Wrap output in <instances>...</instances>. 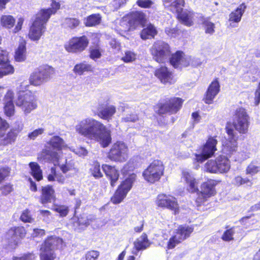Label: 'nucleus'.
Listing matches in <instances>:
<instances>
[{
  "instance_id": "obj_7",
  "label": "nucleus",
  "mask_w": 260,
  "mask_h": 260,
  "mask_svg": "<svg viewBox=\"0 0 260 260\" xmlns=\"http://www.w3.org/2000/svg\"><path fill=\"white\" fill-rule=\"evenodd\" d=\"M150 52L153 59L159 63L168 61L171 55L170 46L161 41H157L153 44L150 48Z\"/></svg>"
},
{
  "instance_id": "obj_10",
  "label": "nucleus",
  "mask_w": 260,
  "mask_h": 260,
  "mask_svg": "<svg viewBox=\"0 0 260 260\" xmlns=\"http://www.w3.org/2000/svg\"><path fill=\"white\" fill-rule=\"evenodd\" d=\"M54 73V69L51 67L49 66L41 67L30 75L29 82L30 84L34 86H39L49 81Z\"/></svg>"
},
{
  "instance_id": "obj_2",
  "label": "nucleus",
  "mask_w": 260,
  "mask_h": 260,
  "mask_svg": "<svg viewBox=\"0 0 260 260\" xmlns=\"http://www.w3.org/2000/svg\"><path fill=\"white\" fill-rule=\"evenodd\" d=\"M51 7L41 10L36 16L28 34L29 38L33 41H38L46 29V24L51 15L55 14L60 8V4L52 1Z\"/></svg>"
},
{
  "instance_id": "obj_49",
  "label": "nucleus",
  "mask_w": 260,
  "mask_h": 260,
  "mask_svg": "<svg viewBox=\"0 0 260 260\" xmlns=\"http://www.w3.org/2000/svg\"><path fill=\"white\" fill-rule=\"evenodd\" d=\"M35 255L32 253L24 254L20 256H14L12 260H35Z\"/></svg>"
},
{
  "instance_id": "obj_16",
  "label": "nucleus",
  "mask_w": 260,
  "mask_h": 260,
  "mask_svg": "<svg viewBox=\"0 0 260 260\" xmlns=\"http://www.w3.org/2000/svg\"><path fill=\"white\" fill-rule=\"evenodd\" d=\"M88 40L85 36L75 37L70 40L65 45L66 50L69 52H80L87 47Z\"/></svg>"
},
{
  "instance_id": "obj_34",
  "label": "nucleus",
  "mask_w": 260,
  "mask_h": 260,
  "mask_svg": "<svg viewBox=\"0 0 260 260\" xmlns=\"http://www.w3.org/2000/svg\"><path fill=\"white\" fill-rule=\"evenodd\" d=\"M26 47L25 42L22 41L20 42L18 48L16 50L15 59L17 62L24 61L26 59Z\"/></svg>"
},
{
  "instance_id": "obj_30",
  "label": "nucleus",
  "mask_w": 260,
  "mask_h": 260,
  "mask_svg": "<svg viewBox=\"0 0 260 260\" xmlns=\"http://www.w3.org/2000/svg\"><path fill=\"white\" fill-rule=\"evenodd\" d=\"M54 191L51 186L47 185L42 188L41 202L43 204L51 202L54 198Z\"/></svg>"
},
{
  "instance_id": "obj_25",
  "label": "nucleus",
  "mask_w": 260,
  "mask_h": 260,
  "mask_svg": "<svg viewBox=\"0 0 260 260\" xmlns=\"http://www.w3.org/2000/svg\"><path fill=\"white\" fill-rule=\"evenodd\" d=\"M102 169L103 171L105 172L106 177L110 181L111 185L112 187L115 186L119 177L118 170L116 169L115 167L107 164L103 165Z\"/></svg>"
},
{
  "instance_id": "obj_63",
  "label": "nucleus",
  "mask_w": 260,
  "mask_h": 260,
  "mask_svg": "<svg viewBox=\"0 0 260 260\" xmlns=\"http://www.w3.org/2000/svg\"><path fill=\"white\" fill-rule=\"evenodd\" d=\"M109 44L111 47L113 49L114 53H117L119 51L120 49V44L115 40H111Z\"/></svg>"
},
{
  "instance_id": "obj_13",
  "label": "nucleus",
  "mask_w": 260,
  "mask_h": 260,
  "mask_svg": "<svg viewBox=\"0 0 260 260\" xmlns=\"http://www.w3.org/2000/svg\"><path fill=\"white\" fill-rule=\"evenodd\" d=\"M46 158L49 160L52 161L54 165L57 163L60 170L64 174L71 171H74L75 172L78 171L75 167V162L73 160L66 159L65 162L63 163L58 162L59 155L56 151L48 150L46 152Z\"/></svg>"
},
{
  "instance_id": "obj_55",
  "label": "nucleus",
  "mask_w": 260,
  "mask_h": 260,
  "mask_svg": "<svg viewBox=\"0 0 260 260\" xmlns=\"http://www.w3.org/2000/svg\"><path fill=\"white\" fill-rule=\"evenodd\" d=\"M44 132V128H39L29 133L28 135V137L31 140H35L37 137L42 135Z\"/></svg>"
},
{
  "instance_id": "obj_51",
  "label": "nucleus",
  "mask_w": 260,
  "mask_h": 260,
  "mask_svg": "<svg viewBox=\"0 0 260 260\" xmlns=\"http://www.w3.org/2000/svg\"><path fill=\"white\" fill-rule=\"evenodd\" d=\"M205 27V32L207 34H212L214 32L215 25L213 23L208 20H205L203 22Z\"/></svg>"
},
{
  "instance_id": "obj_45",
  "label": "nucleus",
  "mask_w": 260,
  "mask_h": 260,
  "mask_svg": "<svg viewBox=\"0 0 260 260\" xmlns=\"http://www.w3.org/2000/svg\"><path fill=\"white\" fill-rule=\"evenodd\" d=\"M260 171V166H257L253 162H251L246 169V174L253 176Z\"/></svg>"
},
{
  "instance_id": "obj_4",
  "label": "nucleus",
  "mask_w": 260,
  "mask_h": 260,
  "mask_svg": "<svg viewBox=\"0 0 260 260\" xmlns=\"http://www.w3.org/2000/svg\"><path fill=\"white\" fill-rule=\"evenodd\" d=\"M62 240L56 236L48 237L40 247V260H54V250L62 245Z\"/></svg>"
},
{
  "instance_id": "obj_24",
  "label": "nucleus",
  "mask_w": 260,
  "mask_h": 260,
  "mask_svg": "<svg viewBox=\"0 0 260 260\" xmlns=\"http://www.w3.org/2000/svg\"><path fill=\"white\" fill-rule=\"evenodd\" d=\"M14 94V92L12 90H9L4 99V112L5 114L8 117L13 115L15 112L13 103Z\"/></svg>"
},
{
  "instance_id": "obj_15",
  "label": "nucleus",
  "mask_w": 260,
  "mask_h": 260,
  "mask_svg": "<svg viewBox=\"0 0 260 260\" xmlns=\"http://www.w3.org/2000/svg\"><path fill=\"white\" fill-rule=\"evenodd\" d=\"M145 21V15L142 12L136 11L131 13L127 17L123 18L120 25H126V27L124 29L126 31L130 27L135 28L139 25H143Z\"/></svg>"
},
{
  "instance_id": "obj_36",
  "label": "nucleus",
  "mask_w": 260,
  "mask_h": 260,
  "mask_svg": "<svg viewBox=\"0 0 260 260\" xmlns=\"http://www.w3.org/2000/svg\"><path fill=\"white\" fill-rule=\"evenodd\" d=\"M157 30L155 26L150 24L144 28L141 34V38L143 40H146L154 38L156 35Z\"/></svg>"
},
{
  "instance_id": "obj_48",
  "label": "nucleus",
  "mask_w": 260,
  "mask_h": 260,
  "mask_svg": "<svg viewBox=\"0 0 260 260\" xmlns=\"http://www.w3.org/2000/svg\"><path fill=\"white\" fill-rule=\"evenodd\" d=\"M136 54L131 51H127L125 52V55L122 57V60L125 62H132L136 59Z\"/></svg>"
},
{
  "instance_id": "obj_1",
  "label": "nucleus",
  "mask_w": 260,
  "mask_h": 260,
  "mask_svg": "<svg viewBox=\"0 0 260 260\" xmlns=\"http://www.w3.org/2000/svg\"><path fill=\"white\" fill-rule=\"evenodd\" d=\"M75 128L80 136L99 143L103 148L111 143V131L101 122L92 117L78 121Z\"/></svg>"
},
{
  "instance_id": "obj_64",
  "label": "nucleus",
  "mask_w": 260,
  "mask_h": 260,
  "mask_svg": "<svg viewBox=\"0 0 260 260\" xmlns=\"http://www.w3.org/2000/svg\"><path fill=\"white\" fill-rule=\"evenodd\" d=\"M101 56V53L98 49H93L90 50V57L93 59L99 58Z\"/></svg>"
},
{
  "instance_id": "obj_31",
  "label": "nucleus",
  "mask_w": 260,
  "mask_h": 260,
  "mask_svg": "<svg viewBox=\"0 0 260 260\" xmlns=\"http://www.w3.org/2000/svg\"><path fill=\"white\" fill-rule=\"evenodd\" d=\"M98 116L104 120H109L116 112V108L114 106H108L103 108L101 105L98 108Z\"/></svg>"
},
{
  "instance_id": "obj_21",
  "label": "nucleus",
  "mask_w": 260,
  "mask_h": 260,
  "mask_svg": "<svg viewBox=\"0 0 260 260\" xmlns=\"http://www.w3.org/2000/svg\"><path fill=\"white\" fill-rule=\"evenodd\" d=\"M215 185L214 180H209L204 183L201 186V191L198 193L196 202L199 204L202 203L206 198L213 196L215 193Z\"/></svg>"
},
{
  "instance_id": "obj_52",
  "label": "nucleus",
  "mask_w": 260,
  "mask_h": 260,
  "mask_svg": "<svg viewBox=\"0 0 260 260\" xmlns=\"http://www.w3.org/2000/svg\"><path fill=\"white\" fill-rule=\"evenodd\" d=\"M40 218L46 222H49L51 220V212L49 210H40Z\"/></svg>"
},
{
  "instance_id": "obj_20",
  "label": "nucleus",
  "mask_w": 260,
  "mask_h": 260,
  "mask_svg": "<svg viewBox=\"0 0 260 260\" xmlns=\"http://www.w3.org/2000/svg\"><path fill=\"white\" fill-rule=\"evenodd\" d=\"M183 100L179 98L171 99L169 103L161 105L158 110V113L162 114L167 112L174 114L176 113L181 107Z\"/></svg>"
},
{
  "instance_id": "obj_61",
  "label": "nucleus",
  "mask_w": 260,
  "mask_h": 260,
  "mask_svg": "<svg viewBox=\"0 0 260 260\" xmlns=\"http://www.w3.org/2000/svg\"><path fill=\"white\" fill-rule=\"evenodd\" d=\"M78 224L81 228L86 227L90 224L89 220L86 217H81L78 219Z\"/></svg>"
},
{
  "instance_id": "obj_28",
  "label": "nucleus",
  "mask_w": 260,
  "mask_h": 260,
  "mask_svg": "<svg viewBox=\"0 0 260 260\" xmlns=\"http://www.w3.org/2000/svg\"><path fill=\"white\" fill-rule=\"evenodd\" d=\"M154 75L160 80L161 82L164 83H171L172 80L171 73L167 67H161L156 69Z\"/></svg>"
},
{
  "instance_id": "obj_29",
  "label": "nucleus",
  "mask_w": 260,
  "mask_h": 260,
  "mask_svg": "<svg viewBox=\"0 0 260 260\" xmlns=\"http://www.w3.org/2000/svg\"><path fill=\"white\" fill-rule=\"evenodd\" d=\"M193 227L189 225H180L175 233V235L182 242L188 238L193 231Z\"/></svg>"
},
{
  "instance_id": "obj_19",
  "label": "nucleus",
  "mask_w": 260,
  "mask_h": 260,
  "mask_svg": "<svg viewBox=\"0 0 260 260\" xmlns=\"http://www.w3.org/2000/svg\"><path fill=\"white\" fill-rule=\"evenodd\" d=\"M156 204L158 207L167 208L174 211L175 214L178 211L179 206L176 198L170 195L158 194L156 200Z\"/></svg>"
},
{
  "instance_id": "obj_43",
  "label": "nucleus",
  "mask_w": 260,
  "mask_h": 260,
  "mask_svg": "<svg viewBox=\"0 0 260 260\" xmlns=\"http://www.w3.org/2000/svg\"><path fill=\"white\" fill-rule=\"evenodd\" d=\"M91 68L90 65L85 63L77 64L74 68V72L78 75H82L84 72L89 70Z\"/></svg>"
},
{
  "instance_id": "obj_54",
  "label": "nucleus",
  "mask_w": 260,
  "mask_h": 260,
  "mask_svg": "<svg viewBox=\"0 0 260 260\" xmlns=\"http://www.w3.org/2000/svg\"><path fill=\"white\" fill-rule=\"evenodd\" d=\"M20 219L24 222H31L34 220L28 210H25L20 216Z\"/></svg>"
},
{
  "instance_id": "obj_40",
  "label": "nucleus",
  "mask_w": 260,
  "mask_h": 260,
  "mask_svg": "<svg viewBox=\"0 0 260 260\" xmlns=\"http://www.w3.org/2000/svg\"><path fill=\"white\" fill-rule=\"evenodd\" d=\"M101 20V16L98 14H94L88 16L84 23L86 26H93L99 24Z\"/></svg>"
},
{
  "instance_id": "obj_12",
  "label": "nucleus",
  "mask_w": 260,
  "mask_h": 260,
  "mask_svg": "<svg viewBox=\"0 0 260 260\" xmlns=\"http://www.w3.org/2000/svg\"><path fill=\"white\" fill-rule=\"evenodd\" d=\"M249 125V116L245 109L237 108L235 111L234 126L236 131L240 134H246Z\"/></svg>"
},
{
  "instance_id": "obj_41",
  "label": "nucleus",
  "mask_w": 260,
  "mask_h": 260,
  "mask_svg": "<svg viewBox=\"0 0 260 260\" xmlns=\"http://www.w3.org/2000/svg\"><path fill=\"white\" fill-rule=\"evenodd\" d=\"M241 231V229L238 227L233 228L226 230L222 236V239L224 241H230L232 240L234 235Z\"/></svg>"
},
{
  "instance_id": "obj_32",
  "label": "nucleus",
  "mask_w": 260,
  "mask_h": 260,
  "mask_svg": "<svg viewBox=\"0 0 260 260\" xmlns=\"http://www.w3.org/2000/svg\"><path fill=\"white\" fill-rule=\"evenodd\" d=\"M246 6L245 4H241L235 11L231 12L229 15V21L230 22L239 23L243 15Z\"/></svg>"
},
{
  "instance_id": "obj_39",
  "label": "nucleus",
  "mask_w": 260,
  "mask_h": 260,
  "mask_svg": "<svg viewBox=\"0 0 260 260\" xmlns=\"http://www.w3.org/2000/svg\"><path fill=\"white\" fill-rule=\"evenodd\" d=\"M138 119V115L133 110L130 109L126 111V113L124 114L121 119V121L124 122H134Z\"/></svg>"
},
{
  "instance_id": "obj_44",
  "label": "nucleus",
  "mask_w": 260,
  "mask_h": 260,
  "mask_svg": "<svg viewBox=\"0 0 260 260\" xmlns=\"http://www.w3.org/2000/svg\"><path fill=\"white\" fill-rule=\"evenodd\" d=\"M233 183L236 185L240 186L243 184H247L251 186L253 184L252 180L248 178H243L240 176H236L233 180Z\"/></svg>"
},
{
  "instance_id": "obj_14",
  "label": "nucleus",
  "mask_w": 260,
  "mask_h": 260,
  "mask_svg": "<svg viewBox=\"0 0 260 260\" xmlns=\"http://www.w3.org/2000/svg\"><path fill=\"white\" fill-rule=\"evenodd\" d=\"M217 141L214 138H209L204 145L201 154H196L194 159L200 162H202L211 157L217 150Z\"/></svg>"
},
{
  "instance_id": "obj_6",
  "label": "nucleus",
  "mask_w": 260,
  "mask_h": 260,
  "mask_svg": "<svg viewBox=\"0 0 260 260\" xmlns=\"http://www.w3.org/2000/svg\"><path fill=\"white\" fill-rule=\"evenodd\" d=\"M136 179V175L134 173H132L121 182L115 193L111 198L112 203L114 204L120 203L132 188Z\"/></svg>"
},
{
  "instance_id": "obj_57",
  "label": "nucleus",
  "mask_w": 260,
  "mask_h": 260,
  "mask_svg": "<svg viewBox=\"0 0 260 260\" xmlns=\"http://www.w3.org/2000/svg\"><path fill=\"white\" fill-rule=\"evenodd\" d=\"M23 128V123L21 120H18L15 122L13 128L11 131H13L17 134L21 132Z\"/></svg>"
},
{
  "instance_id": "obj_33",
  "label": "nucleus",
  "mask_w": 260,
  "mask_h": 260,
  "mask_svg": "<svg viewBox=\"0 0 260 260\" xmlns=\"http://www.w3.org/2000/svg\"><path fill=\"white\" fill-rule=\"evenodd\" d=\"M48 144L54 149L60 151L67 147L64 140L58 136L52 137L48 141Z\"/></svg>"
},
{
  "instance_id": "obj_42",
  "label": "nucleus",
  "mask_w": 260,
  "mask_h": 260,
  "mask_svg": "<svg viewBox=\"0 0 260 260\" xmlns=\"http://www.w3.org/2000/svg\"><path fill=\"white\" fill-rule=\"evenodd\" d=\"M15 19L11 15H3L1 19V24L7 28H11L15 23Z\"/></svg>"
},
{
  "instance_id": "obj_59",
  "label": "nucleus",
  "mask_w": 260,
  "mask_h": 260,
  "mask_svg": "<svg viewBox=\"0 0 260 260\" xmlns=\"http://www.w3.org/2000/svg\"><path fill=\"white\" fill-rule=\"evenodd\" d=\"M45 235V231L43 229L36 228L33 230L31 236L33 238L41 237Z\"/></svg>"
},
{
  "instance_id": "obj_47",
  "label": "nucleus",
  "mask_w": 260,
  "mask_h": 260,
  "mask_svg": "<svg viewBox=\"0 0 260 260\" xmlns=\"http://www.w3.org/2000/svg\"><path fill=\"white\" fill-rule=\"evenodd\" d=\"M90 170L92 175L95 178H99L103 176L102 173L101 171L100 165L99 163H94Z\"/></svg>"
},
{
  "instance_id": "obj_60",
  "label": "nucleus",
  "mask_w": 260,
  "mask_h": 260,
  "mask_svg": "<svg viewBox=\"0 0 260 260\" xmlns=\"http://www.w3.org/2000/svg\"><path fill=\"white\" fill-rule=\"evenodd\" d=\"M9 61L8 52L0 48V63Z\"/></svg>"
},
{
  "instance_id": "obj_46",
  "label": "nucleus",
  "mask_w": 260,
  "mask_h": 260,
  "mask_svg": "<svg viewBox=\"0 0 260 260\" xmlns=\"http://www.w3.org/2000/svg\"><path fill=\"white\" fill-rule=\"evenodd\" d=\"M80 24V21L75 18H66L64 20V24L71 28L77 27Z\"/></svg>"
},
{
  "instance_id": "obj_5",
  "label": "nucleus",
  "mask_w": 260,
  "mask_h": 260,
  "mask_svg": "<svg viewBox=\"0 0 260 260\" xmlns=\"http://www.w3.org/2000/svg\"><path fill=\"white\" fill-rule=\"evenodd\" d=\"M17 107H19L25 115H27L37 108L36 96L30 91L19 92L15 100Z\"/></svg>"
},
{
  "instance_id": "obj_53",
  "label": "nucleus",
  "mask_w": 260,
  "mask_h": 260,
  "mask_svg": "<svg viewBox=\"0 0 260 260\" xmlns=\"http://www.w3.org/2000/svg\"><path fill=\"white\" fill-rule=\"evenodd\" d=\"M54 210L58 213L60 216L64 217L69 212L68 207L65 206H58L54 208Z\"/></svg>"
},
{
  "instance_id": "obj_3",
  "label": "nucleus",
  "mask_w": 260,
  "mask_h": 260,
  "mask_svg": "<svg viewBox=\"0 0 260 260\" xmlns=\"http://www.w3.org/2000/svg\"><path fill=\"white\" fill-rule=\"evenodd\" d=\"M166 7H170V10L176 13L178 18L185 25L190 26L192 25L193 12L183 11L184 4V0H164Z\"/></svg>"
},
{
  "instance_id": "obj_50",
  "label": "nucleus",
  "mask_w": 260,
  "mask_h": 260,
  "mask_svg": "<svg viewBox=\"0 0 260 260\" xmlns=\"http://www.w3.org/2000/svg\"><path fill=\"white\" fill-rule=\"evenodd\" d=\"M181 242L179 240V239L177 238L176 236L174 235L169 239L168 242L167 248L170 249H173L176 246L177 244Z\"/></svg>"
},
{
  "instance_id": "obj_11",
  "label": "nucleus",
  "mask_w": 260,
  "mask_h": 260,
  "mask_svg": "<svg viewBox=\"0 0 260 260\" xmlns=\"http://www.w3.org/2000/svg\"><path fill=\"white\" fill-rule=\"evenodd\" d=\"M128 157V148L122 141H117L112 146L109 154L110 159L115 161L124 162Z\"/></svg>"
},
{
  "instance_id": "obj_37",
  "label": "nucleus",
  "mask_w": 260,
  "mask_h": 260,
  "mask_svg": "<svg viewBox=\"0 0 260 260\" xmlns=\"http://www.w3.org/2000/svg\"><path fill=\"white\" fill-rule=\"evenodd\" d=\"M30 168L31 174L37 181H40L43 178L42 171L38 163L31 162L29 164Z\"/></svg>"
},
{
  "instance_id": "obj_56",
  "label": "nucleus",
  "mask_w": 260,
  "mask_h": 260,
  "mask_svg": "<svg viewBox=\"0 0 260 260\" xmlns=\"http://www.w3.org/2000/svg\"><path fill=\"white\" fill-rule=\"evenodd\" d=\"M137 5L144 8H150L153 4V2L151 0H138Z\"/></svg>"
},
{
  "instance_id": "obj_35",
  "label": "nucleus",
  "mask_w": 260,
  "mask_h": 260,
  "mask_svg": "<svg viewBox=\"0 0 260 260\" xmlns=\"http://www.w3.org/2000/svg\"><path fill=\"white\" fill-rule=\"evenodd\" d=\"M150 242L148 240L146 234L144 233L134 242V246L137 250L145 249L148 248Z\"/></svg>"
},
{
  "instance_id": "obj_26",
  "label": "nucleus",
  "mask_w": 260,
  "mask_h": 260,
  "mask_svg": "<svg viewBox=\"0 0 260 260\" xmlns=\"http://www.w3.org/2000/svg\"><path fill=\"white\" fill-rule=\"evenodd\" d=\"M220 85L219 82L217 80L213 81L210 85L206 92L205 102L206 104H210L215 96L219 91Z\"/></svg>"
},
{
  "instance_id": "obj_62",
  "label": "nucleus",
  "mask_w": 260,
  "mask_h": 260,
  "mask_svg": "<svg viewBox=\"0 0 260 260\" xmlns=\"http://www.w3.org/2000/svg\"><path fill=\"white\" fill-rule=\"evenodd\" d=\"M10 169L8 168H4L0 169V182L9 176Z\"/></svg>"
},
{
  "instance_id": "obj_9",
  "label": "nucleus",
  "mask_w": 260,
  "mask_h": 260,
  "mask_svg": "<svg viewBox=\"0 0 260 260\" xmlns=\"http://www.w3.org/2000/svg\"><path fill=\"white\" fill-rule=\"evenodd\" d=\"M231 168L229 159L222 155L216 157L215 160H209L205 166L206 171L212 173H224L228 172Z\"/></svg>"
},
{
  "instance_id": "obj_58",
  "label": "nucleus",
  "mask_w": 260,
  "mask_h": 260,
  "mask_svg": "<svg viewBox=\"0 0 260 260\" xmlns=\"http://www.w3.org/2000/svg\"><path fill=\"white\" fill-rule=\"evenodd\" d=\"M99 256L97 251H90L86 254V260H96Z\"/></svg>"
},
{
  "instance_id": "obj_8",
  "label": "nucleus",
  "mask_w": 260,
  "mask_h": 260,
  "mask_svg": "<svg viewBox=\"0 0 260 260\" xmlns=\"http://www.w3.org/2000/svg\"><path fill=\"white\" fill-rule=\"evenodd\" d=\"M164 166L159 160H153L143 173L145 180L153 183L158 181L164 175Z\"/></svg>"
},
{
  "instance_id": "obj_18",
  "label": "nucleus",
  "mask_w": 260,
  "mask_h": 260,
  "mask_svg": "<svg viewBox=\"0 0 260 260\" xmlns=\"http://www.w3.org/2000/svg\"><path fill=\"white\" fill-rule=\"evenodd\" d=\"M9 124L6 120L0 117V146H5L14 142L16 138L17 134L10 131L6 134V130Z\"/></svg>"
},
{
  "instance_id": "obj_22",
  "label": "nucleus",
  "mask_w": 260,
  "mask_h": 260,
  "mask_svg": "<svg viewBox=\"0 0 260 260\" xmlns=\"http://www.w3.org/2000/svg\"><path fill=\"white\" fill-rule=\"evenodd\" d=\"M182 180L187 185V189L191 193L198 191L197 180L196 179L194 174L190 171L185 170L182 172Z\"/></svg>"
},
{
  "instance_id": "obj_27",
  "label": "nucleus",
  "mask_w": 260,
  "mask_h": 260,
  "mask_svg": "<svg viewBox=\"0 0 260 260\" xmlns=\"http://www.w3.org/2000/svg\"><path fill=\"white\" fill-rule=\"evenodd\" d=\"M26 233V231L23 227L18 226L10 229L8 231L7 235L9 237H11L12 240L17 244L21 239L25 236Z\"/></svg>"
},
{
  "instance_id": "obj_17",
  "label": "nucleus",
  "mask_w": 260,
  "mask_h": 260,
  "mask_svg": "<svg viewBox=\"0 0 260 260\" xmlns=\"http://www.w3.org/2000/svg\"><path fill=\"white\" fill-rule=\"evenodd\" d=\"M226 131L228 135V138L223 144V151L229 155H231L236 152L237 150L238 136L234 130L229 126H226Z\"/></svg>"
},
{
  "instance_id": "obj_38",
  "label": "nucleus",
  "mask_w": 260,
  "mask_h": 260,
  "mask_svg": "<svg viewBox=\"0 0 260 260\" xmlns=\"http://www.w3.org/2000/svg\"><path fill=\"white\" fill-rule=\"evenodd\" d=\"M1 73L2 78L4 76L13 74L14 73V68L12 65L10 63L9 60L6 62L0 63Z\"/></svg>"
},
{
  "instance_id": "obj_23",
  "label": "nucleus",
  "mask_w": 260,
  "mask_h": 260,
  "mask_svg": "<svg viewBox=\"0 0 260 260\" xmlns=\"http://www.w3.org/2000/svg\"><path fill=\"white\" fill-rule=\"evenodd\" d=\"M169 59H170V63L174 68H177L179 64L184 67L189 66L191 56H185L182 52L178 51L175 53L173 54Z\"/></svg>"
}]
</instances>
